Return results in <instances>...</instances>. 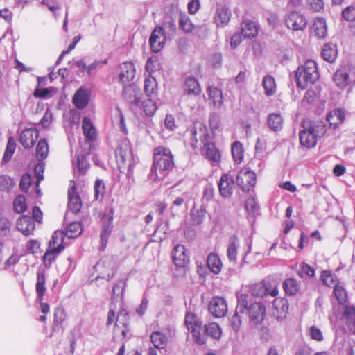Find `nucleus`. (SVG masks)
<instances>
[{
	"label": "nucleus",
	"instance_id": "nucleus-1",
	"mask_svg": "<svg viewBox=\"0 0 355 355\" xmlns=\"http://www.w3.org/2000/svg\"><path fill=\"white\" fill-rule=\"evenodd\" d=\"M184 323L198 345L205 344L207 336L215 340H219L221 337L222 330L216 322L202 326L201 321L193 313H189L186 315Z\"/></svg>",
	"mask_w": 355,
	"mask_h": 355
},
{
	"label": "nucleus",
	"instance_id": "nucleus-2",
	"mask_svg": "<svg viewBox=\"0 0 355 355\" xmlns=\"http://www.w3.org/2000/svg\"><path fill=\"white\" fill-rule=\"evenodd\" d=\"M191 146L193 148L197 147L198 137L203 144V153L205 157L214 163H219L221 157L220 150L216 147L215 144L210 141V137L207 132V128L204 123L196 122L193 123L191 130Z\"/></svg>",
	"mask_w": 355,
	"mask_h": 355
},
{
	"label": "nucleus",
	"instance_id": "nucleus-3",
	"mask_svg": "<svg viewBox=\"0 0 355 355\" xmlns=\"http://www.w3.org/2000/svg\"><path fill=\"white\" fill-rule=\"evenodd\" d=\"M174 166L173 156L168 148L164 146L155 148L151 172L155 173L157 179H163Z\"/></svg>",
	"mask_w": 355,
	"mask_h": 355
},
{
	"label": "nucleus",
	"instance_id": "nucleus-4",
	"mask_svg": "<svg viewBox=\"0 0 355 355\" xmlns=\"http://www.w3.org/2000/svg\"><path fill=\"white\" fill-rule=\"evenodd\" d=\"M237 309L241 313H248L250 321L254 324H261L266 316L265 306L261 302H254L253 297L248 294L238 295Z\"/></svg>",
	"mask_w": 355,
	"mask_h": 355
},
{
	"label": "nucleus",
	"instance_id": "nucleus-5",
	"mask_svg": "<svg viewBox=\"0 0 355 355\" xmlns=\"http://www.w3.org/2000/svg\"><path fill=\"white\" fill-rule=\"evenodd\" d=\"M303 129L300 131V144L308 148H312L317 144L318 138L322 137L327 131L322 121H313L306 124L302 123Z\"/></svg>",
	"mask_w": 355,
	"mask_h": 355
},
{
	"label": "nucleus",
	"instance_id": "nucleus-6",
	"mask_svg": "<svg viewBox=\"0 0 355 355\" xmlns=\"http://www.w3.org/2000/svg\"><path fill=\"white\" fill-rule=\"evenodd\" d=\"M318 78L317 64L312 60L306 61L295 71L297 86L302 89H306L309 84L315 83Z\"/></svg>",
	"mask_w": 355,
	"mask_h": 355
},
{
	"label": "nucleus",
	"instance_id": "nucleus-7",
	"mask_svg": "<svg viewBox=\"0 0 355 355\" xmlns=\"http://www.w3.org/2000/svg\"><path fill=\"white\" fill-rule=\"evenodd\" d=\"M116 159L119 168L122 172L128 167V174L132 173V154L130 146L127 144H121L116 150Z\"/></svg>",
	"mask_w": 355,
	"mask_h": 355
},
{
	"label": "nucleus",
	"instance_id": "nucleus-8",
	"mask_svg": "<svg viewBox=\"0 0 355 355\" xmlns=\"http://www.w3.org/2000/svg\"><path fill=\"white\" fill-rule=\"evenodd\" d=\"M336 86L345 88L355 82V67L349 65L343 66L336 71L334 76Z\"/></svg>",
	"mask_w": 355,
	"mask_h": 355
},
{
	"label": "nucleus",
	"instance_id": "nucleus-9",
	"mask_svg": "<svg viewBox=\"0 0 355 355\" xmlns=\"http://www.w3.org/2000/svg\"><path fill=\"white\" fill-rule=\"evenodd\" d=\"M256 174L249 168H243L238 173L236 182L244 192L249 191L256 184Z\"/></svg>",
	"mask_w": 355,
	"mask_h": 355
},
{
	"label": "nucleus",
	"instance_id": "nucleus-10",
	"mask_svg": "<svg viewBox=\"0 0 355 355\" xmlns=\"http://www.w3.org/2000/svg\"><path fill=\"white\" fill-rule=\"evenodd\" d=\"M123 97L130 105L136 107L140 106L143 98L140 89L133 83L123 87Z\"/></svg>",
	"mask_w": 355,
	"mask_h": 355
},
{
	"label": "nucleus",
	"instance_id": "nucleus-11",
	"mask_svg": "<svg viewBox=\"0 0 355 355\" xmlns=\"http://www.w3.org/2000/svg\"><path fill=\"white\" fill-rule=\"evenodd\" d=\"M285 24L288 29L297 31H302L306 27V18L298 12H291L285 17Z\"/></svg>",
	"mask_w": 355,
	"mask_h": 355
},
{
	"label": "nucleus",
	"instance_id": "nucleus-12",
	"mask_svg": "<svg viewBox=\"0 0 355 355\" xmlns=\"http://www.w3.org/2000/svg\"><path fill=\"white\" fill-rule=\"evenodd\" d=\"M38 137L39 132L36 128H28L19 133L18 141L25 149H30L34 146Z\"/></svg>",
	"mask_w": 355,
	"mask_h": 355
},
{
	"label": "nucleus",
	"instance_id": "nucleus-13",
	"mask_svg": "<svg viewBox=\"0 0 355 355\" xmlns=\"http://www.w3.org/2000/svg\"><path fill=\"white\" fill-rule=\"evenodd\" d=\"M164 33L165 31L161 26L156 27L152 32L149 43L153 52L158 53L164 48L166 42Z\"/></svg>",
	"mask_w": 355,
	"mask_h": 355
},
{
	"label": "nucleus",
	"instance_id": "nucleus-14",
	"mask_svg": "<svg viewBox=\"0 0 355 355\" xmlns=\"http://www.w3.org/2000/svg\"><path fill=\"white\" fill-rule=\"evenodd\" d=\"M278 293L279 291L277 286L272 287L270 282L265 280L254 285L252 288V294L259 297H263L269 294L272 297H275L278 295Z\"/></svg>",
	"mask_w": 355,
	"mask_h": 355
},
{
	"label": "nucleus",
	"instance_id": "nucleus-15",
	"mask_svg": "<svg viewBox=\"0 0 355 355\" xmlns=\"http://www.w3.org/2000/svg\"><path fill=\"white\" fill-rule=\"evenodd\" d=\"M209 311L215 318H222L227 312V305L225 300L222 297H214L209 304Z\"/></svg>",
	"mask_w": 355,
	"mask_h": 355
},
{
	"label": "nucleus",
	"instance_id": "nucleus-16",
	"mask_svg": "<svg viewBox=\"0 0 355 355\" xmlns=\"http://www.w3.org/2000/svg\"><path fill=\"white\" fill-rule=\"evenodd\" d=\"M82 200L76 193V188L74 181H71L70 187L68 190L67 208L74 214H78L82 207Z\"/></svg>",
	"mask_w": 355,
	"mask_h": 355
},
{
	"label": "nucleus",
	"instance_id": "nucleus-17",
	"mask_svg": "<svg viewBox=\"0 0 355 355\" xmlns=\"http://www.w3.org/2000/svg\"><path fill=\"white\" fill-rule=\"evenodd\" d=\"M218 186L221 196L223 198H229L233 193L234 186V179L230 174L224 173L221 175Z\"/></svg>",
	"mask_w": 355,
	"mask_h": 355
},
{
	"label": "nucleus",
	"instance_id": "nucleus-18",
	"mask_svg": "<svg viewBox=\"0 0 355 355\" xmlns=\"http://www.w3.org/2000/svg\"><path fill=\"white\" fill-rule=\"evenodd\" d=\"M172 257L176 266L182 268L189 261V254L187 250L183 245H177L173 252Z\"/></svg>",
	"mask_w": 355,
	"mask_h": 355
},
{
	"label": "nucleus",
	"instance_id": "nucleus-19",
	"mask_svg": "<svg viewBox=\"0 0 355 355\" xmlns=\"http://www.w3.org/2000/svg\"><path fill=\"white\" fill-rule=\"evenodd\" d=\"M35 227L33 219L26 215L20 216L16 222L17 230L26 236L33 233Z\"/></svg>",
	"mask_w": 355,
	"mask_h": 355
},
{
	"label": "nucleus",
	"instance_id": "nucleus-20",
	"mask_svg": "<svg viewBox=\"0 0 355 355\" xmlns=\"http://www.w3.org/2000/svg\"><path fill=\"white\" fill-rule=\"evenodd\" d=\"M90 97V91L88 89L80 87L74 94L73 103L78 109H84L88 105Z\"/></svg>",
	"mask_w": 355,
	"mask_h": 355
},
{
	"label": "nucleus",
	"instance_id": "nucleus-21",
	"mask_svg": "<svg viewBox=\"0 0 355 355\" xmlns=\"http://www.w3.org/2000/svg\"><path fill=\"white\" fill-rule=\"evenodd\" d=\"M120 68L119 80L123 84L130 82L135 78V68L132 62H125L121 64Z\"/></svg>",
	"mask_w": 355,
	"mask_h": 355
},
{
	"label": "nucleus",
	"instance_id": "nucleus-22",
	"mask_svg": "<svg viewBox=\"0 0 355 355\" xmlns=\"http://www.w3.org/2000/svg\"><path fill=\"white\" fill-rule=\"evenodd\" d=\"M45 282V270L42 268H39L37 272V282L35 284V290L37 293V302H41L43 300L44 296L46 291Z\"/></svg>",
	"mask_w": 355,
	"mask_h": 355
},
{
	"label": "nucleus",
	"instance_id": "nucleus-23",
	"mask_svg": "<svg viewBox=\"0 0 355 355\" xmlns=\"http://www.w3.org/2000/svg\"><path fill=\"white\" fill-rule=\"evenodd\" d=\"M345 119V111L340 108H337L330 112L327 116V121L331 127L336 128L342 124Z\"/></svg>",
	"mask_w": 355,
	"mask_h": 355
},
{
	"label": "nucleus",
	"instance_id": "nucleus-24",
	"mask_svg": "<svg viewBox=\"0 0 355 355\" xmlns=\"http://www.w3.org/2000/svg\"><path fill=\"white\" fill-rule=\"evenodd\" d=\"M232 13L226 6L218 7L216 10L214 21L218 26H224L230 20Z\"/></svg>",
	"mask_w": 355,
	"mask_h": 355
},
{
	"label": "nucleus",
	"instance_id": "nucleus-25",
	"mask_svg": "<svg viewBox=\"0 0 355 355\" xmlns=\"http://www.w3.org/2000/svg\"><path fill=\"white\" fill-rule=\"evenodd\" d=\"M64 239V232L55 231L49 241V248L53 251L60 253L64 248L63 241Z\"/></svg>",
	"mask_w": 355,
	"mask_h": 355
},
{
	"label": "nucleus",
	"instance_id": "nucleus-26",
	"mask_svg": "<svg viewBox=\"0 0 355 355\" xmlns=\"http://www.w3.org/2000/svg\"><path fill=\"white\" fill-rule=\"evenodd\" d=\"M312 28L315 35L320 39H324L327 35V25L322 17L315 19Z\"/></svg>",
	"mask_w": 355,
	"mask_h": 355
},
{
	"label": "nucleus",
	"instance_id": "nucleus-27",
	"mask_svg": "<svg viewBox=\"0 0 355 355\" xmlns=\"http://www.w3.org/2000/svg\"><path fill=\"white\" fill-rule=\"evenodd\" d=\"M282 287L287 295L293 296L298 293L300 288V284L295 278L291 277L284 280Z\"/></svg>",
	"mask_w": 355,
	"mask_h": 355
},
{
	"label": "nucleus",
	"instance_id": "nucleus-28",
	"mask_svg": "<svg viewBox=\"0 0 355 355\" xmlns=\"http://www.w3.org/2000/svg\"><path fill=\"white\" fill-rule=\"evenodd\" d=\"M241 33L245 37H254L258 34L257 24L251 20L243 21L241 24Z\"/></svg>",
	"mask_w": 355,
	"mask_h": 355
},
{
	"label": "nucleus",
	"instance_id": "nucleus-29",
	"mask_svg": "<svg viewBox=\"0 0 355 355\" xmlns=\"http://www.w3.org/2000/svg\"><path fill=\"white\" fill-rule=\"evenodd\" d=\"M184 89L188 94L198 96L201 93L200 84L194 77H188L185 80Z\"/></svg>",
	"mask_w": 355,
	"mask_h": 355
},
{
	"label": "nucleus",
	"instance_id": "nucleus-30",
	"mask_svg": "<svg viewBox=\"0 0 355 355\" xmlns=\"http://www.w3.org/2000/svg\"><path fill=\"white\" fill-rule=\"evenodd\" d=\"M83 132L87 139L94 141L96 139V132L94 125L87 117H84L82 122Z\"/></svg>",
	"mask_w": 355,
	"mask_h": 355
},
{
	"label": "nucleus",
	"instance_id": "nucleus-31",
	"mask_svg": "<svg viewBox=\"0 0 355 355\" xmlns=\"http://www.w3.org/2000/svg\"><path fill=\"white\" fill-rule=\"evenodd\" d=\"M209 98L215 107H220L223 103V96L221 90L219 89L209 86L207 89Z\"/></svg>",
	"mask_w": 355,
	"mask_h": 355
},
{
	"label": "nucleus",
	"instance_id": "nucleus-32",
	"mask_svg": "<svg viewBox=\"0 0 355 355\" xmlns=\"http://www.w3.org/2000/svg\"><path fill=\"white\" fill-rule=\"evenodd\" d=\"M207 264L210 271L218 274L221 271L222 262L219 257L215 253H210L207 257Z\"/></svg>",
	"mask_w": 355,
	"mask_h": 355
},
{
	"label": "nucleus",
	"instance_id": "nucleus-33",
	"mask_svg": "<svg viewBox=\"0 0 355 355\" xmlns=\"http://www.w3.org/2000/svg\"><path fill=\"white\" fill-rule=\"evenodd\" d=\"M112 231V225L110 222H108L107 223H104L102 227V230L101 232V240H100V246H99V250L100 251H104L108 239L111 234V232Z\"/></svg>",
	"mask_w": 355,
	"mask_h": 355
},
{
	"label": "nucleus",
	"instance_id": "nucleus-34",
	"mask_svg": "<svg viewBox=\"0 0 355 355\" xmlns=\"http://www.w3.org/2000/svg\"><path fill=\"white\" fill-rule=\"evenodd\" d=\"M239 247V239L236 236H233L230 239L229 245L227 250V254L231 262L236 263L237 259V250Z\"/></svg>",
	"mask_w": 355,
	"mask_h": 355
},
{
	"label": "nucleus",
	"instance_id": "nucleus-35",
	"mask_svg": "<svg viewBox=\"0 0 355 355\" xmlns=\"http://www.w3.org/2000/svg\"><path fill=\"white\" fill-rule=\"evenodd\" d=\"M283 118L279 114L272 113L268 115L267 124L272 131H279L283 126Z\"/></svg>",
	"mask_w": 355,
	"mask_h": 355
},
{
	"label": "nucleus",
	"instance_id": "nucleus-36",
	"mask_svg": "<svg viewBox=\"0 0 355 355\" xmlns=\"http://www.w3.org/2000/svg\"><path fill=\"white\" fill-rule=\"evenodd\" d=\"M49 153V144L45 138L40 139L36 146L35 156L38 161L45 159Z\"/></svg>",
	"mask_w": 355,
	"mask_h": 355
},
{
	"label": "nucleus",
	"instance_id": "nucleus-37",
	"mask_svg": "<svg viewBox=\"0 0 355 355\" xmlns=\"http://www.w3.org/2000/svg\"><path fill=\"white\" fill-rule=\"evenodd\" d=\"M322 55L324 60L333 62L337 57V49L333 44H325L322 50Z\"/></svg>",
	"mask_w": 355,
	"mask_h": 355
},
{
	"label": "nucleus",
	"instance_id": "nucleus-38",
	"mask_svg": "<svg viewBox=\"0 0 355 355\" xmlns=\"http://www.w3.org/2000/svg\"><path fill=\"white\" fill-rule=\"evenodd\" d=\"M139 107H141L148 116H153L157 109L156 103L154 101L153 98H148L145 100H143L142 98Z\"/></svg>",
	"mask_w": 355,
	"mask_h": 355
},
{
	"label": "nucleus",
	"instance_id": "nucleus-39",
	"mask_svg": "<svg viewBox=\"0 0 355 355\" xmlns=\"http://www.w3.org/2000/svg\"><path fill=\"white\" fill-rule=\"evenodd\" d=\"M150 340L157 349H164L167 345L166 336L159 331L153 332L150 336Z\"/></svg>",
	"mask_w": 355,
	"mask_h": 355
},
{
	"label": "nucleus",
	"instance_id": "nucleus-40",
	"mask_svg": "<svg viewBox=\"0 0 355 355\" xmlns=\"http://www.w3.org/2000/svg\"><path fill=\"white\" fill-rule=\"evenodd\" d=\"M83 232L82 224L80 222L71 223L66 230L65 235L70 239L77 238Z\"/></svg>",
	"mask_w": 355,
	"mask_h": 355
},
{
	"label": "nucleus",
	"instance_id": "nucleus-41",
	"mask_svg": "<svg viewBox=\"0 0 355 355\" xmlns=\"http://www.w3.org/2000/svg\"><path fill=\"white\" fill-rule=\"evenodd\" d=\"M144 89L148 98H153V95L156 94L157 90L156 80L151 77L146 78Z\"/></svg>",
	"mask_w": 355,
	"mask_h": 355
},
{
	"label": "nucleus",
	"instance_id": "nucleus-42",
	"mask_svg": "<svg viewBox=\"0 0 355 355\" xmlns=\"http://www.w3.org/2000/svg\"><path fill=\"white\" fill-rule=\"evenodd\" d=\"M15 185L13 178L7 175H0V191L10 193Z\"/></svg>",
	"mask_w": 355,
	"mask_h": 355
},
{
	"label": "nucleus",
	"instance_id": "nucleus-43",
	"mask_svg": "<svg viewBox=\"0 0 355 355\" xmlns=\"http://www.w3.org/2000/svg\"><path fill=\"white\" fill-rule=\"evenodd\" d=\"M263 87L265 89V94L267 96H272L276 90V85L275 78L270 76L267 75L263 78Z\"/></svg>",
	"mask_w": 355,
	"mask_h": 355
},
{
	"label": "nucleus",
	"instance_id": "nucleus-44",
	"mask_svg": "<svg viewBox=\"0 0 355 355\" xmlns=\"http://www.w3.org/2000/svg\"><path fill=\"white\" fill-rule=\"evenodd\" d=\"M232 155L234 162L240 164L243 159V148L239 141H235L232 145Z\"/></svg>",
	"mask_w": 355,
	"mask_h": 355
},
{
	"label": "nucleus",
	"instance_id": "nucleus-45",
	"mask_svg": "<svg viewBox=\"0 0 355 355\" xmlns=\"http://www.w3.org/2000/svg\"><path fill=\"white\" fill-rule=\"evenodd\" d=\"M206 212V206L205 205H202L197 210H191V216L192 222L196 225L202 223L205 219Z\"/></svg>",
	"mask_w": 355,
	"mask_h": 355
},
{
	"label": "nucleus",
	"instance_id": "nucleus-46",
	"mask_svg": "<svg viewBox=\"0 0 355 355\" xmlns=\"http://www.w3.org/2000/svg\"><path fill=\"white\" fill-rule=\"evenodd\" d=\"M53 330H58L66 318L64 310L62 308H55L53 313Z\"/></svg>",
	"mask_w": 355,
	"mask_h": 355
},
{
	"label": "nucleus",
	"instance_id": "nucleus-47",
	"mask_svg": "<svg viewBox=\"0 0 355 355\" xmlns=\"http://www.w3.org/2000/svg\"><path fill=\"white\" fill-rule=\"evenodd\" d=\"M15 148H16L15 141L12 137H10L8 139L7 146H6V148L3 156L2 162L3 163H7L8 162H9L11 159V158L15 153Z\"/></svg>",
	"mask_w": 355,
	"mask_h": 355
},
{
	"label": "nucleus",
	"instance_id": "nucleus-48",
	"mask_svg": "<svg viewBox=\"0 0 355 355\" xmlns=\"http://www.w3.org/2000/svg\"><path fill=\"white\" fill-rule=\"evenodd\" d=\"M179 27L184 33H191L194 29V25L191 21L189 17L186 15H180Z\"/></svg>",
	"mask_w": 355,
	"mask_h": 355
},
{
	"label": "nucleus",
	"instance_id": "nucleus-49",
	"mask_svg": "<svg viewBox=\"0 0 355 355\" xmlns=\"http://www.w3.org/2000/svg\"><path fill=\"white\" fill-rule=\"evenodd\" d=\"M105 186L103 180L97 179L94 182V198L96 200L101 201L104 198Z\"/></svg>",
	"mask_w": 355,
	"mask_h": 355
},
{
	"label": "nucleus",
	"instance_id": "nucleus-50",
	"mask_svg": "<svg viewBox=\"0 0 355 355\" xmlns=\"http://www.w3.org/2000/svg\"><path fill=\"white\" fill-rule=\"evenodd\" d=\"M12 223L6 217L0 216V238L8 236L11 231Z\"/></svg>",
	"mask_w": 355,
	"mask_h": 355
},
{
	"label": "nucleus",
	"instance_id": "nucleus-51",
	"mask_svg": "<svg viewBox=\"0 0 355 355\" xmlns=\"http://www.w3.org/2000/svg\"><path fill=\"white\" fill-rule=\"evenodd\" d=\"M334 293L340 304H344L347 302V295L343 286L336 284L334 287Z\"/></svg>",
	"mask_w": 355,
	"mask_h": 355
},
{
	"label": "nucleus",
	"instance_id": "nucleus-52",
	"mask_svg": "<svg viewBox=\"0 0 355 355\" xmlns=\"http://www.w3.org/2000/svg\"><path fill=\"white\" fill-rule=\"evenodd\" d=\"M14 210L19 214L23 213L26 209V202L23 195H18L13 202Z\"/></svg>",
	"mask_w": 355,
	"mask_h": 355
},
{
	"label": "nucleus",
	"instance_id": "nucleus-53",
	"mask_svg": "<svg viewBox=\"0 0 355 355\" xmlns=\"http://www.w3.org/2000/svg\"><path fill=\"white\" fill-rule=\"evenodd\" d=\"M125 286V281L123 279H120L116 283V284L113 286L112 292V293L111 300L112 302L114 300L116 297L121 295V297H123Z\"/></svg>",
	"mask_w": 355,
	"mask_h": 355
},
{
	"label": "nucleus",
	"instance_id": "nucleus-54",
	"mask_svg": "<svg viewBox=\"0 0 355 355\" xmlns=\"http://www.w3.org/2000/svg\"><path fill=\"white\" fill-rule=\"evenodd\" d=\"M121 321L123 325L125 327V329H123L121 331V334L125 338L127 336V332L128 331L127 327L129 324L128 313L126 310L122 309L117 315L116 322H121Z\"/></svg>",
	"mask_w": 355,
	"mask_h": 355
},
{
	"label": "nucleus",
	"instance_id": "nucleus-55",
	"mask_svg": "<svg viewBox=\"0 0 355 355\" xmlns=\"http://www.w3.org/2000/svg\"><path fill=\"white\" fill-rule=\"evenodd\" d=\"M245 209L250 215L255 216L258 214L259 207L256 200L253 197L248 198L245 203Z\"/></svg>",
	"mask_w": 355,
	"mask_h": 355
},
{
	"label": "nucleus",
	"instance_id": "nucleus-56",
	"mask_svg": "<svg viewBox=\"0 0 355 355\" xmlns=\"http://www.w3.org/2000/svg\"><path fill=\"white\" fill-rule=\"evenodd\" d=\"M215 189L211 184H207L204 188L202 201L203 205L205 202H209L212 200L214 196Z\"/></svg>",
	"mask_w": 355,
	"mask_h": 355
},
{
	"label": "nucleus",
	"instance_id": "nucleus-57",
	"mask_svg": "<svg viewBox=\"0 0 355 355\" xmlns=\"http://www.w3.org/2000/svg\"><path fill=\"white\" fill-rule=\"evenodd\" d=\"M76 166L80 173H86L89 167V164L85 155H80L77 157Z\"/></svg>",
	"mask_w": 355,
	"mask_h": 355
},
{
	"label": "nucleus",
	"instance_id": "nucleus-58",
	"mask_svg": "<svg viewBox=\"0 0 355 355\" xmlns=\"http://www.w3.org/2000/svg\"><path fill=\"white\" fill-rule=\"evenodd\" d=\"M239 309H236L234 314L231 318L230 325L234 331H238L241 325V318L239 315Z\"/></svg>",
	"mask_w": 355,
	"mask_h": 355
},
{
	"label": "nucleus",
	"instance_id": "nucleus-59",
	"mask_svg": "<svg viewBox=\"0 0 355 355\" xmlns=\"http://www.w3.org/2000/svg\"><path fill=\"white\" fill-rule=\"evenodd\" d=\"M209 122L212 131L218 130L220 126V116L216 113L211 114Z\"/></svg>",
	"mask_w": 355,
	"mask_h": 355
},
{
	"label": "nucleus",
	"instance_id": "nucleus-60",
	"mask_svg": "<svg viewBox=\"0 0 355 355\" xmlns=\"http://www.w3.org/2000/svg\"><path fill=\"white\" fill-rule=\"evenodd\" d=\"M342 17L348 21L355 20V7L352 6L346 7L342 12Z\"/></svg>",
	"mask_w": 355,
	"mask_h": 355
},
{
	"label": "nucleus",
	"instance_id": "nucleus-61",
	"mask_svg": "<svg viewBox=\"0 0 355 355\" xmlns=\"http://www.w3.org/2000/svg\"><path fill=\"white\" fill-rule=\"evenodd\" d=\"M44 171V164L40 161V162L35 166L34 169L35 176L37 178V185L44 179L43 173Z\"/></svg>",
	"mask_w": 355,
	"mask_h": 355
},
{
	"label": "nucleus",
	"instance_id": "nucleus-62",
	"mask_svg": "<svg viewBox=\"0 0 355 355\" xmlns=\"http://www.w3.org/2000/svg\"><path fill=\"white\" fill-rule=\"evenodd\" d=\"M105 64H107V60H105L104 61H94L91 64L87 66V73L88 75L94 74L97 69L102 68Z\"/></svg>",
	"mask_w": 355,
	"mask_h": 355
},
{
	"label": "nucleus",
	"instance_id": "nucleus-63",
	"mask_svg": "<svg viewBox=\"0 0 355 355\" xmlns=\"http://www.w3.org/2000/svg\"><path fill=\"white\" fill-rule=\"evenodd\" d=\"M31 183V177L29 174H24L21 176L19 188L23 192H27Z\"/></svg>",
	"mask_w": 355,
	"mask_h": 355
},
{
	"label": "nucleus",
	"instance_id": "nucleus-64",
	"mask_svg": "<svg viewBox=\"0 0 355 355\" xmlns=\"http://www.w3.org/2000/svg\"><path fill=\"white\" fill-rule=\"evenodd\" d=\"M297 274L301 277H303V275H306L308 277H311L315 275V270L308 264L303 263Z\"/></svg>",
	"mask_w": 355,
	"mask_h": 355
}]
</instances>
